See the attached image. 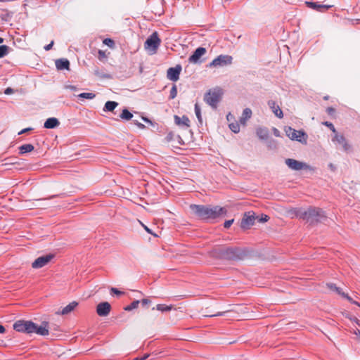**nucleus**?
<instances>
[{"label": "nucleus", "mask_w": 360, "mask_h": 360, "mask_svg": "<svg viewBox=\"0 0 360 360\" xmlns=\"http://www.w3.org/2000/svg\"><path fill=\"white\" fill-rule=\"evenodd\" d=\"M191 212L199 219L210 221L226 214L225 208L219 206L191 204L189 206Z\"/></svg>", "instance_id": "nucleus-1"}, {"label": "nucleus", "mask_w": 360, "mask_h": 360, "mask_svg": "<svg viewBox=\"0 0 360 360\" xmlns=\"http://www.w3.org/2000/svg\"><path fill=\"white\" fill-rule=\"evenodd\" d=\"M13 329L27 334L36 333L42 336L49 335V323L46 321L38 326L31 321L19 320L14 323Z\"/></svg>", "instance_id": "nucleus-2"}, {"label": "nucleus", "mask_w": 360, "mask_h": 360, "mask_svg": "<svg viewBox=\"0 0 360 360\" xmlns=\"http://www.w3.org/2000/svg\"><path fill=\"white\" fill-rule=\"evenodd\" d=\"M295 214L297 217L306 220L310 224L317 223L326 217L321 209L312 207H309L307 210L299 208L296 210Z\"/></svg>", "instance_id": "nucleus-3"}, {"label": "nucleus", "mask_w": 360, "mask_h": 360, "mask_svg": "<svg viewBox=\"0 0 360 360\" xmlns=\"http://www.w3.org/2000/svg\"><path fill=\"white\" fill-rule=\"evenodd\" d=\"M214 255L223 259L238 260L242 259L245 254L238 248L229 247L216 249Z\"/></svg>", "instance_id": "nucleus-4"}, {"label": "nucleus", "mask_w": 360, "mask_h": 360, "mask_svg": "<svg viewBox=\"0 0 360 360\" xmlns=\"http://www.w3.org/2000/svg\"><path fill=\"white\" fill-rule=\"evenodd\" d=\"M222 94L223 92L221 89L219 88L214 89L213 90H210L207 93L205 94L204 96V100L212 108L216 109L218 103L221 100Z\"/></svg>", "instance_id": "nucleus-5"}, {"label": "nucleus", "mask_w": 360, "mask_h": 360, "mask_svg": "<svg viewBox=\"0 0 360 360\" xmlns=\"http://www.w3.org/2000/svg\"><path fill=\"white\" fill-rule=\"evenodd\" d=\"M285 134L291 140H295L302 143L307 144V135L302 130H296L290 127H285Z\"/></svg>", "instance_id": "nucleus-6"}, {"label": "nucleus", "mask_w": 360, "mask_h": 360, "mask_svg": "<svg viewBox=\"0 0 360 360\" xmlns=\"http://www.w3.org/2000/svg\"><path fill=\"white\" fill-rule=\"evenodd\" d=\"M286 165L295 171H300L302 169L314 170V168L305 162L298 161L295 159L288 158L285 160Z\"/></svg>", "instance_id": "nucleus-7"}, {"label": "nucleus", "mask_w": 360, "mask_h": 360, "mask_svg": "<svg viewBox=\"0 0 360 360\" xmlns=\"http://www.w3.org/2000/svg\"><path fill=\"white\" fill-rule=\"evenodd\" d=\"M232 63V57L228 55H219L215 58L208 65L209 68L223 67Z\"/></svg>", "instance_id": "nucleus-8"}, {"label": "nucleus", "mask_w": 360, "mask_h": 360, "mask_svg": "<svg viewBox=\"0 0 360 360\" xmlns=\"http://www.w3.org/2000/svg\"><path fill=\"white\" fill-rule=\"evenodd\" d=\"M161 40L158 37L156 32H153L146 41L145 48L151 49L155 52L159 46L160 45Z\"/></svg>", "instance_id": "nucleus-9"}, {"label": "nucleus", "mask_w": 360, "mask_h": 360, "mask_svg": "<svg viewBox=\"0 0 360 360\" xmlns=\"http://www.w3.org/2000/svg\"><path fill=\"white\" fill-rule=\"evenodd\" d=\"M54 257V255L49 254L37 258L32 264L33 269H39L48 264Z\"/></svg>", "instance_id": "nucleus-10"}, {"label": "nucleus", "mask_w": 360, "mask_h": 360, "mask_svg": "<svg viewBox=\"0 0 360 360\" xmlns=\"http://www.w3.org/2000/svg\"><path fill=\"white\" fill-rule=\"evenodd\" d=\"M255 213L253 212H248L245 213L241 222L240 227L243 229H248L251 226H252L255 223Z\"/></svg>", "instance_id": "nucleus-11"}, {"label": "nucleus", "mask_w": 360, "mask_h": 360, "mask_svg": "<svg viewBox=\"0 0 360 360\" xmlns=\"http://www.w3.org/2000/svg\"><path fill=\"white\" fill-rule=\"evenodd\" d=\"M332 141L341 145L342 150L345 152H348L351 149L350 145L348 143L343 134H339L338 132L335 133L333 137L332 138Z\"/></svg>", "instance_id": "nucleus-12"}, {"label": "nucleus", "mask_w": 360, "mask_h": 360, "mask_svg": "<svg viewBox=\"0 0 360 360\" xmlns=\"http://www.w3.org/2000/svg\"><path fill=\"white\" fill-rule=\"evenodd\" d=\"M305 4L308 8L320 13H324L333 7V5L320 4L313 1H305Z\"/></svg>", "instance_id": "nucleus-13"}, {"label": "nucleus", "mask_w": 360, "mask_h": 360, "mask_svg": "<svg viewBox=\"0 0 360 360\" xmlns=\"http://www.w3.org/2000/svg\"><path fill=\"white\" fill-rule=\"evenodd\" d=\"M181 71V66L176 65L174 68H169L167 71V77L172 82H176L179 79V75Z\"/></svg>", "instance_id": "nucleus-14"}, {"label": "nucleus", "mask_w": 360, "mask_h": 360, "mask_svg": "<svg viewBox=\"0 0 360 360\" xmlns=\"http://www.w3.org/2000/svg\"><path fill=\"white\" fill-rule=\"evenodd\" d=\"M110 304L108 302H103L97 305L96 313L100 316H106L110 314Z\"/></svg>", "instance_id": "nucleus-15"}, {"label": "nucleus", "mask_w": 360, "mask_h": 360, "mask_svg": "<svg viewBox=\"0 0 360 360\" xmlns=\"http://www.w3.org/2000/svg\"><path fill=\"white\" fill-rule=\"evenodd\" d=\"M206 52L207 50L204 47L197 48L193 53L188 58V61L192 63H199L200 57L205 55Z\"/></svg>", "instance_id": "nucleus-16"}, {"label": "nucleus", "mask_w": 360, "mask_h": 360, "mask_svg": "<svg viewBox=\"0 0 360 360\" xmlns=\"http://www.w3.org/2000/svg\"><path fill=\"white\" fill-rule=\"evenodd\" d=\"M174 122L176 124L185 128H188L190 127V120L188 117L185 115L181 117L178 115H174Z\"/></svg>", "instance_id": "nucleus-17"}, {"label": "nucleus", "mask_w": 360, "mask_h": 360, "mask_svg": "<svg viewBox=\"0 0 360 360\" xmlns=\"http://www.w3.org/2000/svg\"><path fill=\"white\" fill-rule=\"evenodd\" d=\"M55 65L58 70H70V62L66 58H60L56 60Z\"/></svg>", "instance_id": "nucleus-18"}, {"label": "nucleus", "mask_w": 360, "mask_h": 360, "mask_svg": "<svg viewBox=\"0 0 360 360\" xmlns=\"http://www.w3.org/2000/svg\"><path fill=\"white\" fill-rule=\"evenodd\" d=\"M268 105L272 110L273 112L275 114L276 117L278 118H283V113L280 107L276 105V102L271 100L268 101Z\"/></svg>", "instance_id": "nucleus-19"}, {"label": "nucleus", "mask_w": 360, "mask_h": 360, "mask_svg": "<svg viewBox=\"0 0 360 360\" xmlns=\"http://www.w3.org/2000/svg\"><path fill=\"white\" fill-rule=\"evenodd\" d=\"M78 302L76 301H72L70 303H69L67 306H65L63 309L59 311L56 312L57 314H61V315H66L72 311L76 307H77Z\"/></svg>", "instance_id": "nucleus-20"}, {"label": "nucleus", "mask_w": 360, "mask_h": 360, "mask_svg": "<svg viewBox=\"0 0 360 360\" xmlns=\"http://www.w3.org/2000/svg\"><path fill=\"white\" fill-rule=\"evenodd\" d=\"M60 124V122L58 121V120L56 117H50V118H48L44 124V127L46 128V129H54L56 127H57L58 126H59Z\"/></svg>", "instance_id": "nucleus-21"}, {"label": "nucleus", "mask_w": 360, "mask_h": 360, "mask_svg": "<svg viewBox=\"0 0 360 360\" xmlns=\"http://www.w3.org/2000/svg\"><path fill=\"white\" fill-rule=\"evenodd\" d=\"M252 115V112L250 108H247L244 109L242 116L240 117V123L243 126H245L247 120L251 118Z\"/></svg>", "instance_id": "nucleus-22"}, {"label": "nucleus", "mask_w": 360, "mask_h": 360, "mask_svg": "<svg viewBox=\"0 0 360 360\" xmlns=\"http://www.w3.org/2000/svg\"><path fill=\"white\" fill-rule=\"evenodd\" d=\"M256 133L261 140H266L269 136V131L266 128L259 127L257 129Z\"/></svg>", "instance_id": "nucleus-23"}, {"label": "nucleus", "mask_w": 360, "mask_h": 360, "mask_svg": "<svg viewBox=\"0 0 360 360\" xmlns=\"http://www.w3.org/2000/svg\"><path fill=\"white\" fill-rule=\"evenodd\" d=\"M34 147L32 144L27 143L22 145L19 147V153L20 155L32 152L34 150Z\"/></svg>", "instance_id": "nucleus-24"}, {"label": "nucleus", "mask_w": 360, "mask_h": 360, "mask_svg": "<svg viewBox=\"0 0 360 360\" xmlns=\"http://www.w3.org/2000/svg\"><path fill=\"white\" fill-rule=\"evenodd\" d=\"M118 105V103L115 101H107L104 105L103 111L105 112H112L113 111L116 107Z\"/></svg>", "instance_id": "nucleus-25"}, {"label": "nucleus", "mask_w": 360, "mask_h": 360, "mask_svg": "<svg viewBox=\"0 0 360 360\" xmlns=\"http://www.w3.org/2000/svg\"><path fill=\"white\" fill-rule=\"evenodd\" d=\"M120 117L124 120H130L133 117V114L127 108H124L122 110V113L120 115Z\"/></svg>", "instance_id": "nucleus-26"}, {"label": "nucleus", "mask_w": 360, "mask_h": 360, "mask_svg": "<svg viewBox=\"0 0 360 360\" xmlns=\"http://www.w3.org/2000/svg\"><path fill=\"white\" fill-rule=\"evenodd\" d=\"M327 287L333 290V291H335L336 292L338 295H341L342 296V294L344 293L342 291V289L338 286H336L335 284L334 283H327Z\"/></svg>", "instance_id": "nucleus-27"}, {"label": "nucleus", "mask_w": 360, "mask_h": 360, "mask_svg": "<svg viewBox=\"0 0 360 360\" xmlns=\"http://www.w3.org/2000/svg\"><path fill=\"white\" fill-rule=\"evenodd\" d=\"M156 309L160 311H169L172 309V306H167L163 304H158L156 305Z\"/></svg>", "instance_id": "nucleus-28"}, {"label": "nucleus", "mask_w": 360, "mask_h": 360, "mask_svg": "<svg viewBox=\"0 0 360 360\" xmlns=\"http://www.w3.org/2000/svg\"><path fill=\"white\" fill-rule=\"evenodd\" d=\"M140 303L139 300H134L129 305H127L124 307L125 311H131L132 309H136Z\"/></svg>", "instance_id": "nucleus-29"}, {"label": "nucleus", "mask_w": 360, "mask_h": 360, "mask_svg": "<svg viewBox=\"0 0 360 360\" xmlns=\"http://www.w3.org/2000/svg\"><path fill=\"white\" fill-rule=\"evenodd\" d=\"M9 47L6 45L0 46V58L6 56L8 53Z\"/></svg>", "instance_id": "nucleus-30"}, {"label": "nucleus", "mask_w": 360, "mask_h": 360, "mask_svg": "<svg viewBox=\"0 0 360 360\" xmlns=\"http://www.w3.org/2000/svg\"><path fill=\"white\" fill-rule=\"evenodd\" d=\"M95 96L96 95L93 93H81L78 95L79 98L86 99H93Z\"/></svg>", "instance_id": "nucleus-31"}, {"label": "nucleus", "mask_w": 360, "mask_h": 360, "mask_svg": "<svg viewBox=\"0 0 360 360\" xmlns=\"http://www.w3.org/2000/svg\"><path fill=\"white\" fill-rule=\"evenodd\" d=\"M195 113L200 122H202L201 110L198 103L195 104Z\"/></svg>", "instance_id": "nucleus-32"}, {"label": "nucleus", "mask_w": 360, "mask_h": 360, "mask_svg": "<svg viewBox=\"0 0 360 360\" xmlns=\"http://www.w3.org/2000/svg\"><path fill=\"white\" fill-rule=\"evenodd\" d=\"M229 128L230 129L234 132V133H238L240 131V126H239V124L236 122V123H230L229 124Z\"/></svg>", "instance_id": "nucleus-33"}, {"label": "nucleus", "mask_w": 360, "mask_h": 360, "mask_svg": "<svg viewBox=\"0 0 360 360\" xmlns=\"http://www.w3.org/2000/svg\"><path fill=\"white\" fill-rule=\"evenodd\" d=\"M177 95V88L176 84H174L170 90L169 99H174Z\"/></svg>", "instance_id": "nucleus-34"}, {"label": "nucleus", "mask_w": 360, "mask_h": 360, "mask_svg": "<svg viewBox=\"0 0 360 360\" xmlns=\"http://www.w3.org/2000/svg\"><path fill=\"white\" fill-rule=\"evenodd\" d=\"M103 43L105 44V45H107L108 46L110 47V48H112L114 46H115V42L112 39H110V38H105L103 41Z\"/></svg>", "instance_id": "nucleus-35"}, {"label": "nucleus", "mask_w": 360, "mask_h": 360, "mask_svg": "<svg viewBox=\"0 0 360 360\" xmlns=\"http://www.w3.org/2000/svg\"><path fill=\"white\" fill-rule=\"evenodd\" d=\"M323 124L328 127L334 134L337 132L334 125L333 124V123L330 122H328V121H326L324 122H323Z\"/></svg>", "instance_id": "nucleus-36"}, {"label": "nucleus", "mask_w": 360, "mask_h": 360, "mask_svg": "<svg viewBox=\"0 0 360 360\" xmlns=\"http://www.w3.org/2000/svg\"><path fill=\"white\" fill-rule=\"evenodd\" d=\"M258 221L259 222H266L269 219V217L266 214H262L259 217H257Z\"/></svg>", "instance_id": "nucleus-37"}, {"label": "nucleus", "mask_w": 360, "mask_h": 360, "mask_svg": "<svg viewBox=\"0 0 360 360\" xmlns=\"http://www.w3.org/2000/svg\"><path fill=\"white\" fill-rule=\"evenodd\" d=\"M110 292H111V293L115 294L117 295H122L124 294V292L123 291H120L115 288H111Z\"/></svg>", "instance_id": "nucleus-38"}, {"label": "nucleus", "mask_w": 360, "mask_h": 360, "mask_svg": "<svg viewBox=\"0 0 360 360\" xmlns=\"http://www.w3.org/2000/svg\"><path fill=\"white\" fill-rule=\"evenodd\" d=\"M233 221H234V219H233L225 221V222L224 223V228L229 229L232 225Z\"/></svg>", "instance_id": "nucleus-39"}, {"label": "nucleus", "mask_w": 360, "mask_h": 360, "mask_svg": "<svg viewBox=\"0 0 360 360\" xmlns=\"http://www.w3.org/2000/svg\"><path fill=\"white\" fill-rule=\"evenodd\" d=\"M133 123L136 125L139 129H144L145 128V125L143 124L142 123L139 122L138 120H133Z\"/></svg>", "instance_id": "nucleus-40"}, {"label": "nucleus", "mask_w": 360, "mask_h": 360, "mask_svg": "<svg viewBox=\"0 0 360 360\" xmlns=\"http://www.w3.org/2000/svg\"><path fill=\"white\" fill-rule=\"evenodd\" d=\"M342 297H343L344 298H346L352 304L354 302V300L350 296H349L347 294H345V292L342 294Z\"/></svg>", "instance_id": "nucleus-41"}, {"label": "nucleus", "mask_w": 360, "mask_h": 360, "mask_svg": "<svg viewBox=\"0 0 360 360\" xmlns=\"http://www.w3.org/2000/svg\"><path fill=\"white\" fill-rule=\"evenodd\" d=\"M226 313V311H221V312H218V313H217L215 314L206 315V316H207V317H213V316H224Z\"/></svg>", "instance_id": "nucleus-42"}, {"label": "nucleus", "mask_w": 360, "mask_h": 360, "mask_svg": "<svg viewBox=\"0 0 360 360\" xmlns=\"http://www.w3.org/2000/svg\"><path fill=\"white\" fill-rule=\"evenodd\" d=\"M326 112L328 115H332L335 112V110L333 107H328L326 109Z\"/></svg>", "instance_id": "nucleus-43"}, {"label": "nucleus", "mask_w": 360, "mask_h": 360, "mask_svg": "<svg viewBox=\"0 0 360 360\" xmlns=\"http://www.w3.org/2000/svg\"><path fill=\"white\" fill-rule=\"evenodd\" d=\"M53 43H54L53 41H51L50 44H49L44 46V49L46 51H49L50 49H51V48L53 45Z\"/></svg>", "instance_id": "nucleus-44"}, {"label": "nucleus", "mask_w": 360, "mask_h": 360, "mask_svg": "<svg viewBox=\"0 0 360 360\" xmlns=\"http://www.w3.org/2000/svg\"><path fill=\"white\" fill-rule=\"evenodd\" d=\"M32 128H31V127L25 128V129H23L22 130H21V131L18 133V134H19V135H20V134H24V133H26V132L30 131H32Z\"/></svg>", "instance_id": "nucleus-45"}, {"label": "nucleus", "mask_w": 360, "mask_h": 360, "mask_svg": "<svg viewBox=\"0 0 360 360\" xmlns=\"http://www.w3.org/2000/svg\"><path fill=\"white\" fill-rule=\"evenodd\" d=\"M150 302H151V301L148 299H143L141 300V304L143 306H146V305L150 304Z\"/></svg>", "instance_id": "nucleus-46"}, {"label": "nucleus", "mask_w": 360, "mask_h": 360, "mask_svg": "<svg viewBox=\"0 0 360 360\" xmlns=\"http://www.w3.org/2000/svg\"><path fill=\"white\" fill-rule=\"evenodd\" d=\"M105 52L100 50L98 51V58L101 60V58H105Z\"/></svg>", "instance_id": "nucleus-47"}, {"label": "nucleus", "mask_w": 360, "mask_h": 360, "mask_svg": "<svg viewBox=\"0 0 360 360\" xmlns=\"http://www.w3.org/2000/svg\"><path fill=\"white\" fill-rule=\"evenodd\" d=\"M273 130H274V134L276 136H280V131L276 128H274Z\"/></svg>", "instance_id": "nucleus-48"}, {"label": "nucleus", "mask_w": 360, "mask_h": 360, "mask_svg": "<svg viewBox=\"0 0 360 360\" xmlns=\"http://www.w3.org/2000/svg\"><path fill=\"white\" fill-rule=\"evenodd\" d=\"M148 355H144L142 357H136L135 359H134L133 360H145L146 358H148Z\"/></svg>", "instance_id": "nucleus-49"}, {"label": "nucleus", "mask_w": 360, "mask_h": 360, "mask_svg": "<svg viewBox=\"0 0 360 360\" xmlns=\"http://www.w3.org/2000/svg\"><path fill=\"white\" fill-rule=\"evenodd\" d=\"M6 331V328L3 325L0 324V333H4Z\"/></svg>", "instance_id": "nucleus-50"}, {"label": "nucleus", "mask_w": 360, "mask_h": 360, "mask_svg": "<svg viewBox=\"0 0 360 360\" xmlns=\"http://www.w3.org/2000/svg\"><path fill=\"white\" fill-rule=\"evenodd\" d=\"M11 92H13V89L11 88H7L4 91L6 94H9Z\"/></svg>", "instance_id": "nucleus-51"}, {"label": "nucleus", "mask_w": 360, "mask_h": 360, "mask_svg": "<svg viewBox=\"0 0 360 360\" xmlns=\"http://www.w3.org/2000/svg\"><path fill=\"white\" fill-rule=\"evenodd\" d=\"M67 88L72 90V91H75L77 89V87L75 86H72V85H69L67 86Z\"/></svg>", "instance_id": "nucleus-52"}, {"label": "nucleus", "mask_w": 360, "mask_h": 360, "mask_svg": "<svg viewBox=\"0 0 360 360\" xmlns=\"http://www.w3.org/2000/svg\"><path fill=\"white\" fill-rule=\"evenodd\" d=\"M142 120L146 122L151 123V121L146 117H142Z\"/></svg>", "instance_id": "nucleus-53"}, {"label": "nucleus", "mask_w": 360, "mask_h": 360, "mask_svg": "<svg viewBox=\"0 0 360 360\" xmlns=\"http://www.w3.org/2000/svg\"><path fill=\"white\" fill-rule=\"evenodd\" d=\"M233 115L231 113H229L226 116L227 120L229 121L231 118H232Z\"/></svg>", "instance_id": "nucleus-54"}, {"label": "nucleus", "mask_w": 360, "mask_h": 360, "mask_svg": "<svg viewBox=\"0 0 360 360\" xmlns=\"http://www.w3.org/2000/svg\"><path fill=\"white\" fill-rule=\"evenodd\" d=\"M144 229H145V230H146L148 233H151V231H150V229H148L147 226H144Z\"/></svg>", "instance_id": "nucleus-55"}, {"label": "nucleus", "mask_w": 360, "mask_h": 360, "mask_svg": "<svg viewBox=\"0 0 360 360\" xmlns=\"http://www.w3.org/2000/svg\"><path fill=\"white\" fill-rule=\"evenodd\" d=\"M352 304H356V305H357V306L360 307L359 303V302H356V301H354V302H353V303H352Z\"/></svg>", "instance_id": "nucleus-56"}, {"label": "nucleus", "mask_w": 360, "mask_h": 360, "mask_svg": "<svg viewBox=\"0 0 360 360\" xmlns=\"http://www.w3.org/2000/svg\"><path fill=\"white\" fill-rule=\"evenodd\" d=\"M329 167L331 168L332 169H335L334 166L331 163L329 165Z\"/></svg>", "instance_id": "nucleus-57"}, {"label": "nucleus", "mask_w": 360, "mask_h": 360, "mask_svg": "<svg viewBox=\"0 0 360 360\" xmlns=\"http://www.w3.org/2000/svg\"><path fill=\"white\" fill-rule=\"evenodd\" d=\"M4 42V39L0 37V44L3 43Z\"/></svg>", "instance_id": "nucleus-58"}]
</instances>
